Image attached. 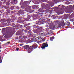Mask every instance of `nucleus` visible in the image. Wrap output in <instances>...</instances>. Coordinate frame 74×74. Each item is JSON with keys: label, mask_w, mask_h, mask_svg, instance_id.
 Segmentation results:
<instances>
[{"label": "nucleus", "mask_w": 74, "mask_h": 74, "mask_svg": "<svg viewBox=\"0 0 74 74\" xmlns=\"http://www.w3.org/2000/svg\"><path fill=\"white\" fill-rule=\"evenodd\" d=\"M32 16H30V15H28L27 16V17L25 19L26 21H32Z\"/></svg>", "instance_id": "obj_1"}, {"label": "nucleus", "mask_w": 74, "mask_h": 74, "mask_svg": "<svg viewBox=\"0 0 74 74\" xmlns=\"http://www.w3.org/2000/svg\"><path fill=\"white\" fill-rule=\"evenodd\" d=\"M30 3L29 1H25L23 3V4L25 5H29L30 4Z\"/></svg>", "instance_id": "obj_2"}, {"label": "nucleus", "mask_w": 74, "mask_h": 74, "mask_svg": "<svg viewBox=\"0 0 74 74\" xmlns=\"http://www.w3.org/2000/svg\"><path fill=\"white\" fill-rule=\"evenodd\" d=\"M38 11H39V12H44V10L42 8L39 9Z\"/></svg>", "instance_id": "obj_3"}, {"label": "nucleus", "mask_w": 74, "mask_h": 74, "mask_svg": "<svg viewBox=\"0 0 74 74\" xmlns=\"http://www.w3.org/2000/svg\"><path fill=\"white\" fill-rule=\"evenodd\" d=\"M42 47H48V44H46L45 43H44L42 44Z\"/></svg>", "instance_id": "obj_4"}, {"label": "nucleus", "mask_w": 74, "mask_h": 74, "mask_svg": "<svg viewBox=\"0 0 74 74\" xmlns=\"http://www.w3.org/2000/svg\"><path fill=\"white\" fill-rule=\"evenodd\" d=\"M49 5L50 6L52 7L53 6V3H52V2H49Z\"/></svg>", "instance_id": "obj_5"}, {"label": "nucleus", "mask_w": 74, "mask_h": 74, "mask_svg": "<svg viewBox=\"0 0 74 74\" xmlns=\"http://www.w3.org/2000/svg\"><path fill=\"white\" fill-rule=\"evenodd\" d=\"M26 42L27 43H30L32 42V40L30 39H28L26 41Z\"/></svg>", "instance_id": "obj_6"}, {"label": "nucleus", "mask_w": 74, "mask_h": 74, "mask_svg": "<svg viewBox=\"0 0 74 74\" xmlns=\"http://www.w3.org/2000/svg\"><path fill=\"white\" fill-rule=\"evenodd\" d=\"M13 3H15V4H17L18 3V1L17 0H14L13 1Z\"/></svg>", "instance_id": "obj_7"}, {"label": "nucleus", "mask_w": 74, "mask_h": 74, "mask_svg": "<svg viewBox=\"0 0 74 74\" xmlns=\"http://www.w3.org/2000/svg\"><path fill=\"white\" fill-rule=\"evenodd\" d=\"M54 38H55V37H54V36H53L52 37H51L50 39V41H53V39H54Z\"/></svg>", "instance_id": "obj_8"}, {"label": "nucleus", "mask_w": 74, "mask_h": 74, "mask_svg": "<svg viewBox=\"0 0 74 74\" xmlns=\"http://www.w3.org/2000/svg\"><path fill=\"white\" fill-rule=\"evenodd\" d=\"M30 47H38V45L37 44H35L33 45L32 46H31Z\"/></svg>", "instance_id": "obj_9"}, {"label": "nucleus", "mask_w": 74, "mask_h": 74, "mask_svg": "<svg viewBox=\"0 0 74 74\" xmlns=\"http://www.w3.org/2000/svg\"><path fill=\"white\" fill-rule=\"evenodd\" d=\"M40 23V21H37L36 22L35 24L36 25H40V24H39Z\"/></svg>", "instance_id": "obj_10"}, {"label": "nucleus", "mask_w": 74, "mask_h": 74, "mask_svg": "<svg viewBox=\"0 0 74 74\" xmlns=\"http://www.w3.org/2000/svg\"><path fill=\"white\" fill-rule=\"evenodd\" d=\"M34 27H35V28H38L39 27H39V26L38 25H37V26H36L35 25H33Z\"/></svg>", "instance_id": "obj_11"}, {"label": "nucleus", "mask_w": 74, "mask_h": 74, "mask_svg": "<svg viewBox=\"0 0 74 74\" xmlns=\"http://www.w3.org/2000/svg\"><path fill=\"white\" fill-rule=\"evenodd\" d=\"M20 37H21V38L22 37V39H23V38H27V37L25 36H20Z\"/></svg>", "instance_id": "obj_12"}, {"label": "nucleus", "mask_w": 74, "mask_h": 74, "mask_svg": "<svg viewBox=\"0 0 74 74\" xmlns=\"http://www.w3.org/2000/svg\"><path fill=\"white\" fill-rule=\"evenodd\" d=\"M49 33H50V34H51V33H52L53 32L52 31V30H49Z\"/></svg>", "instance_id": "obj_13"}, {"label": "nucleus", "mask_w": 74, "mask_h": 74, "mask_svg": "<svg viewBox=\"0 0 74 74\" xmlns=\"http://www.w3.org/2000/svg\"><path fill=\"white\" fill-rule=\"evenodd\" d=\"M37 5H34L32 6V9H35L36 7H37Z\"/></svg>", "instance_id": "obj_14"}, {"label": "nucleus", "mask_w": 74, "mask_h": 74, "mask_svg": "<svg viewBox=\"0 0 74 74\" xmlns=\"http://www.w3.org/2000/svg\"><path fill=\"white\" fill-rule=\"evenodd\" d=\"M33 37V35L32 34H30L29 36V37Z\"/></svg>", "instance_id": "obj_15"}, {"label": "nucleus", "mask_w": 74, "mask_h": 74, "mask_svg": "<svg viewBox=\"0 0 74 74\" xmlns=\"http://www.w3.org/2000/svg\"><path fill=\"white\" fill-rule=\"evenodd\" d=\"M66 25L67 26H70V23L68 22L66 23Z\"/></svg>", "instance_id": "obj_16"}, {"label": "nucleus", "mask_w": 74, "mask_h": 74, "mask_svg": "<svg viewBox=\"0 0 74 74\" xmlns=\"http://www.w3.org/2000/svg\"><path fill=\"white\" fill-rule=\"evenodd\" d=\"M10 9H11V10H14V6H12V7H11L10 8Z\"/></svg>", "instance_id": "obj_17"}, {"label": "nucleus", "mask_w": 74, "mask_h": 74, "mask_svg": "<svg viewBox=\"0 0 74 74\" xmlns=\"http://www.w3.org/2000/svg\"><path fill=\"white\" fill-rule=\"evenodd\" d=\"M32 17L34 19H35V18H36L37 17V16L36 15H34Z\"/></svg>", "instance_id": "obj_18"}, {"label": "nucleus", "mask_w": 74, "mask_h": 74, "mask_svg": "<svg viewBox=\"0 0 74 74\" xmlns=\"http://www.w3.org/2000/svg\"><path fill=\"white\" fill-rule=\"evenodd\" d=\"M29 25V24H25L24 25V27H26V26H28Z\"/></svg>", "instance_id": "obj_19"}, {"label": "nucleus", "mask_w": 74, "mask_h": 74, "mask_svg": "<svg viewBox=\"0 0 74 74\" xmlns=\"http://www.w3.org/2000/svg\"><path fill=\"white\" fill-rule=\"evenodd\" d=\"M26 28L28 30H29V29H30V27H26Z\"/></svg>", "instance_id": "obj_20"}, {"label": "nucleus", "mask_w": 74, "mask_h": 74, "mask_svg": "<svg viewBox=\"0 0 74 74\" xmlns=\"http://www.w3.org/2000/svg\"><path fill=\"white\" fill-rule=\"evenodd\" d=\"M62 26V24L60 23L59 24L58 26H59V27H61V26Z\"/></svg>", "instance_id": "obj_21"}, {"label": "nucleus", "mask_w": 74, "mask_h": 74, "mask_svg": "<svg viewBox=\"0 0 74 74\" xmlns=\"http://www.w3.org/2000/svg\"><path fill=\"white\" fill-rule=\"evenodd\" d=\"M74 18H72V19H71L70 20V21H71V22H73V21H74Z\"/></svg>", "instance_id": "obj_22"}, {"label": "nucleus", "mask_w": 74, "mask_h": 74, "mask_svg": "<svg viewBox=\"0 0 74 74\" xmlns=\"http://www.w3.org/2000/svg\"><path fill=\"white\" fill-rule=\"evenodd\" d=\"M24 22H25V20H21V22H22V23H23Z\"/></svg>", "instance_id": "obj_23"}, {"label": "nucleus", "mask_w": 74, "mask_h": 74, "mask_svg": "<svg viewBox=\"0 0 74 74\" xmlns=\"http://www.w3.org/2000/svg\"><path fill=\"white\" fill-rule=\"evenodd\" d=\"M22 47H29V45H24V46H22Z\"/></svg>", "instance_id": "obj_24"}, {"label": "nucleus", "mask_w": 74, "mask_h": 74, "mask_svg": "<svg viewBox=\"0 0 74 74\" xmlns=\"http://www.w3.org/2000/svg\"><path fill=\"white\" fill-rule=\"evenodd\" d=\"M37 38H38V40H40V38H41V37L40 36H39Z\"/></svg>", "instance_id": "obj_25"}, {"label": "nucleus", "mask_w": 74, "mask_h": 74, "mask_svg": "<svg viewBox=\"0 0 74 74\" xmlns=\"http://www.w3.org/2000/svg\"><path fill=\"white\" fill-rule=\"evenodd\" d=\"M10 43V42H8L6 43V45H8V44H9Z\"/></svg>", "instance_id": "obj_26"}, {"label": "nucleus", "mask_w": 74, "mask_h": 74, "mask_svg": "<svg viewBox=\"0 0 74 74\" xmlns=\"http://www.w3.org/2000/svg\"><path fill=\"white\" fill-rule=\"evenodd\" d=\"M40 29H41V30H44V29L42 30V29H43V28H42V27H40Z\"/></svg>", "instance_id": "obj_27"}, {"label": "nucleus", "mask_w": 74, "mask_h": 74, "mask_svg": "<svg viewBox=\"0 0 74 74\" xmlns=\"http://www.w3.org/2000/svg\"><path fill=\"white\" fill-rule=\"evenodd\" d=\"M7 5H10V3H9L8 2H7Z\"/></svg>", "instance_id": "obj_28"}, {"label": "nucleus", "mask_w": 74, "mask_h": 74, "mask_svg": "<svg viewBox=\"0 0 74 74\" xmlns=\"http://www.w3.org/2000/svg\"><path fill=\"white\" fill-rule=\"evenodd\" d=\"M4 20L5 19H1V21L2 22H4Z\"/></svg>", "instance_id": "obj_29"}, {"label": "nucleus", "mask_w": 74, "mask_h": 74, "mask_svg": "<svg viewBox=\"0 0 74 74\" xmlns=\"http://www.w3.org/2000/svg\"><path fill=\"white\" fill-rule=\"evenodd\" d=\"M1 4H2V3L1 2H0V7H1Z\"/></svg>", "instance_id": "obj_30"}, {"label": "nucleus", "mask_w": 74, "mask_h": 74, "mask_svg": "<svg viewBox=\"0 0 74 74\" xmlns=\"http://www.w3.org/2000/svg\"><path fill=\"white\" fill-rule=\"evenodd\" d=\"M22 1L20 3V5H22Z\"/></svg>", "instance_id": "obj_31"}, {"label": "nucleus", "mask_w": 74, "mask_h": 74, "mask_svg": "<svg viewBox=\"0 0 74 74\" xmlns=\"http://www.w3.org/2000/svg\"><path fill=\"white\" fill-rule=\"evenodd\" d=\"M22 45H23V44H21L20 45V46H22Z\"/></svg>", "instance_id": "obj_32"}, {"label": "nucleus", "mask_w": 74, "mask_h": 74, "mask_svg": "<svg viewBox=\"0 0 74 74\" xmlns=\"http://www.w3.org/2000/svg\"><path fill=\"white\" fill-rule=\"evenodd\" d=\"M40 42H40V41H38V44H40Z\"/></svg>", "instance_id": "obj_33"}, {"label": "nucleus", "mask_w": 74, "mask_h": 74, "mask_svg": "<svg viewBox=\"0 0 74 74\" xmlns=\"http://www.w3.org/2000/svg\"><path fill=\"white\" fill-rule=\"evenodd\" d=\"M62 23L65 26L66 25V23H64L63 22Z\"/></svg>", "instance_id": "obj_34"}, {"label": "nucleus", "mask_w": 74, "mask_h": 74, "mask_svg": "<svg viewBox=\"0 0 74 74\" xmlns=\"http://www.w3.org/2000/svg\"><path fill=\"white\" fill-rule=\"evenodd\" d=\"M7 12L8 13H10V11H8V10H7Z\"/></svg>", "instance_id": "obj_35"}, {"label": "nucleus", "mask_w": 74, "mask_h": 74, "mask_svg": "<svg viewBox=\"0 0 74 74\" xmlns=\"http://www.w3.org/2000/svg\"><path fill=\"white\" fill-rule=\"evenodd\" d=\"M41 35H42V34H43V35H42V36H44V34H44V33H41Z\"/></svg>", "instance_id": "obj_36"}, {"label": "nucleus", "mask_w": 74, "mask_h": 74, "mask_svg": "<svg viewBox=\"0 0 74 74\" xmlns=\"http://www.w3.org/2000/svg\"><path fill=\"white\" fill-rule=\"evenodd\" d=\"M9 27H7V30H9Z\"/></svg>", "instance_id": "obj_37"}, {"label": "nucleus", "mask_w": 74, "mask_h": 74, "mask_svg": "<svg viewBox=\"0 0 74 74\" xmlns=\"http://www.w3.org/2000/svg\"><path fill=\"white\" fill-rule=\"evenodd\" d=\"M28 33H30V34H31V33H32V32H31V31H28Z\"/></svg>", "instance_id": "obj_38"}, {"label": "nucleus", "mask_w": 74, "mask_h": 74, "mask_svg": "<svg viewBox=\"0 0 74 74\" xmlns=\"http://www.w3.org/2000/svg\"><path fill=\"white\" fill-rule=\"evenodd\" d=\"M19 19H22V17H18Z\"/></svg>", "instance_id": "obj_39"}, {"label": "nucleus", "mask_w": 74, "mask_h": 74, "mask_svg": "<svg viewBox=\"0 0 74 74\" xmlns=\"http://www.w3.org/2000/svg\"><path fill=\"white\" fill-rule=\"evenodd\" d=\"M47 21H50V19H49V18H47Z\"/></svg>", "instance_id": "obj_40"}, {"label": "nucleus", "mask_w": 74, "mask_h": 74, "mask_svg": "<svg viewBox=\"0 0 74 74\" xmlns=\"http://www.w3.org/2000/svg\"><path fill=\"white\" fill-rule=\"evenodd\" d=\"M2 61L1 60H0V63H1L2 62Z\"/></svg>", "instance_id": "obj_41"}, {"label": "nucleus", "mask_w": 74, "mask_h": 74, "mask_svg": "<svg viewBox=\"0 0 74 74\" xmlns=\"http://www.w3.org/2000/svg\"><path fill=\"white\" fill-rule=\"evenodd\" d=\"M23 27L22 25H20V27L21 28V27Z\"/></svg>", "instance_id": "obj_42"}, {"label": "nucleus", "mask_w": 74, "mask_h": 74, "mask_svg": "<svg viewBox=\"0 0 74 74\" xmlns=\"http://www.w3.org/2000/svg\"><path fill=\"white\" fill-rule=\"evenodd\" d=\"M25 32H27V30H26V29H25Z\"/></svg>", "instance_id": "obj_43"}, {"label": "nucleus", "mask_w": 74, "mask_h": 74, "mask_svg": "<svg viewBox=\"0 0 74 74\" xmlns=\"http://www.w3.org/2000/svg\"><path fill=\"white\" fill-rule=\"evenodd\" d=\"M6 1H7V0H5L4 1V2H6Z\"/></svg>", "instance_id": "obj_44"}, {"label": "nucleus", "mask_w": 74, "mask_h": 74, "mask_svg": "<svg viewBox=\"0 0 74 74\" xmlns=\"http://www.w3.org/2000/svg\"><path fill=\"white\" fill-rule=\"evenodd\" d=\"M32 11H33V12H34V10H32Z\"/></svg>", "instance_id": "obj_45"}, {"label": "nucleus", "mask_w": 74, "mask_h": 74, "mask_svg": "<svg viewBox=\"0 0 74 74\" xmlns=\"http://www.w3.org/2000/svg\"><path fill=\"white\" fill-rule=\"evenodd\" d=\"M46 30H48V27L45 29Z\"/></svg>", "instance_id": "obj_46"}, {"label": "nucleus", "mask_w": 74, "mask_h": 74, "mask_svg": "<svg viewBox=\"0 0 74 74\" xmlns=\"http://www.w3.org/2000/svg\"><path fill=\"white\" fill-rule=\"evenodd\" d=\"M53 27L54 28V29H55V27Z\"/></svg>", "instance_id": "obj_47"}, {"label": "nucleus", "mask_w": 74, "mask_h": 74, "mask_svg": "<svg viewBox=\"0 0 74 74\" xmlns=\"http://www.w3.org/2000/svg\"><path fill=\"white\" fill-rule=\"evenodd\" d=\"M1 47H0V49H1Z\"/></svg>", "instance_id": "obj_48"}, {"label": "nucleus", "mask_w": 74, "mask_h": 74, "mask_svg": "<svg viewBox=\"0 0 74 74\" xmlns=\"http://www.w3.org/2000/svg\"><path fill=\"white\" fill-rule=\"evenodd\" d=\"M43 41H45V40L44 39V40H43Z\"/></svg>", "instance_id": "obj_49"}, {"label": "nucleus", "mask_w": 74, "mask_h": 74, "mask_svg": "<svg viewBox=\"0 0 74 74\" xmlns=\"http://www.w3.org/2000/svg\"><path fill=\"white\" fill-rule=\"evenodd\" d=\"M48 34V33H47V34Z\"/></svg>", "instance_id": "obj_50"}, {"label": "nucleus", "mask_w": 74, "mask_h": 74, "mask_svg": "<svg viewBox=\"0 0 74 74\" xmlns=\"http://www.w3.org/2000/svg\"><path fill=\"white\" fill-rule=\"evenodd\" d=\"M58 6H60V5H58Z\"/></svg>", "instance_id": "obj_51"}, {"label": "nucleus", "mask_w": 74, "mask_h": 74, "mask_svg": "<svg viewBox=\"0 0 74 74\" xmlns=\"http://www.w3.org/2000/svg\"><path fill=\"white\" fill-rule=\"evenodd\" d=\"M24 30V29H23V31Z\"/></svg>", "instance_id": "obj_52"}, {"label": "nucleus", "mask_w": 74, "mask_h": 74, "mask_svg": "<svg viewBox=\"0 0 74 74\" xmlns=\"http://www.w3.org/2000/svg\"><path fill=\"white\" fill-rule=\"evenodd\" d=\"M73 8H74V5H73Z\"/></svg>", "instance_id": "obj_53"}, {"label": "nucleus", "mask_w": 74, "mask_h": 74, "mask_svg": "<svg viewBox=\"0 0 74 74\" xmlns=\"http://www.w3.org/2000/svg\"><path fill=\"white\" fill-rule=\"evenodd\" d=\"M60 14H61V13H60Z\"/></svg>", "instance_id": "obj_54"}, {"label": "nucleus", "mask_w": 74, "mask_h": 74, "mask_svg": "<svg viewBox=\"0 0 74 74\" xmlns=\"http://www.w3.org/2000/svg\"><path fill=\"white\" fill-rule=\"evenodd\" d=\"M48 9H50V8H48Z\"/></svg>", "instance_id": "obj_55"}, {"label": "nucleus", "mask_w": 74, "mask_h": 74, "mask_svg": "<svg viewBox=\"0 0 74 74\" xmlns=\"http://www.w3.org/2000/svg\"><path fill=\"white\" fill-rule=\"evenodd\" d=\"M1 52V50H0V52Z\"/></svg>", "instance_id": "obj_56"}, {"label": "nucleus", "mask_w": 74, "mask_h": 74, "mask_svg": "<svg viewBox=\"0 0 74 74\" xmlns=\"http://www.w3.org/2000/svg\"><path fill=\"white\" fill-rule=\"evenodd\" d=\"M73 25H74V22H73Z\"/></svg>", "instance_id": "obj_57"}, {"label": "nucleus", "mask_w": 74, "mask_h": 74, "mask_svg": "<svg viewBox=\"0 0 74 74\" xmlns=\"http://www.w3.org/2000/svg\"><path fill=\"white\" fill-rule=\"evenodd\" d=\"M66 18H67V16L66 17Z\"/></svg>", "instance_id": "obj_58"}, {"label": "nucleus", "mask_w": 74, "mask_h": 74, "mask_svg": "<svg viewBox=\"0 0 74 74\" xmlns=\"http://www.w3.org/2000/svg\"><path fill=\"white\" fill-rule=\"evenodd\" d=\"M36 13H37V12H36Z\"/></svg>", "instance_id": "obj_59"}, {"label": "nucleus", "mask_w": 74, "mask_h": 74, "mask_svg": "<svg viewBox=\"0 0 74 74\" xmlns=\"http://www.w3.org/2000/svg\"><path fill=\"white\" fill-rule=\"evenodd\" d=\"M2 10L3 11V10Z\"/></svg>", "instance_id": "obj_60"}, {"label": "nucleus", "mask_w": 74, "mask_h": 74, "mask_svg": "<svg viewBox=\"0 0 74 74\" xmlns=\"http://www.w3.org/2000/svg\"><path fill=\"white\" fill-rule=\"evenodd\" d=\"M0 15H1V14H0Z\"/></svg>", "instance_id": "obj_61"}, {"label": "nucleus", "mask_w": 74, "mask_h": 74, "mask_svg": "<svg viewBox=\"0 0 74 74\" xmlns=\"http://www.w3.org/2000/svg\"><path fill=\"white\" fill-rule=\"evenodd\" d=\"M47 5H48V4H47Z\"/></svg>", "instance_id": "obj_62"}, {"label": "nucleus", "mask_w": 74, "mask_h": 74, "mask_svg": "<svg viewBox=\"0 0 74 74\" xmlns=\"http://www.w3.org/2000/svg\"><path fill=\"white\" fill-rule=\"evenodd\" d=\"M0 30H1V29H0Z\"/></svg>", "instance_id": "obj_63"}, {"label": "nucleus", "mask_w": 74, "mask_h": 74, "mask_svg": "<svg viewBox=\"0 0 74 74\" xmlns=\"http://www.w3.org/2000/svg\"><path fill=\"white\" fill-rule=\"evenodd\" d=\"M56 21L57 22H58V21Z\"/></svg>", "instance_id": "obj_64"}]
</instances>
